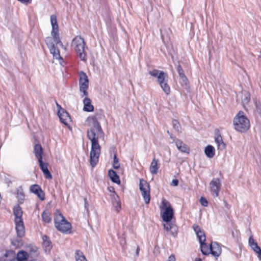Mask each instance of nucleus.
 <instances>
[{"instance_id":"32","label":"nucleus","mask_w":261,"mask_h":261,"mask_svg":"<svg viewBox=\"0 0 261 261\" xmlns=\"http://www.w3.org/2000/svg\"><path fill=\"white\" fill-rule=\"evenodd\" d=\"M120 167V164L119 163V160L117 158L116 155H114V160H113V167L115 169H118Z\"/></svg>"},{"instance_id":"12","label":"nucleus","mask_w":261,"mask_h":261,"mask_svg":"<svg viewBox=\"0 0 261 261\" xmlns=\"http://www.w3.org/2000/svg\"><path fill=\"white\" fill-rule=\"evenodd\" d=\"M221 187V182L219 178H214L210 183V191L214 197L219 196Z\"/></svg>"},{"instance_id":"21","label":"nucleus","mask_w":261,"mask_h":261,"mask_svg":"<svg viewBox=\"0 0 261 261\" xmlns=\"http://www.w3.org/2000/svg\"><path fill=\"white\" fill-rule=\"evenodd\" d=\"M177 149L182 152L189 153V148L188 146L180 140H176L175 141Z\"/></svg>"},{"instance_id":"36","label":"nucleus","mask_w":261,"mask_h":261,"mask_svg":"<svg viewBox=\"0 0 261 261\" xmlns=\"http://www.w3.org/2000/svg\"><path fill=\"white\" fill-rule=\"evenodd\" d=\"M177 71L179 76L185 75L184 71L180 65L177 67Z\"/></svg>"},{"instance_id":"34","label":"nucleus","mask_w":261,"mask_h":261,"mask_svg":"<svg viewBox=\"0 0 261 261\" xmlns=\"http://www.w3.org/2000/svg\"><path fill=\"white\" fill-rule=\"evenodd\" d=\"M172 124H173V127L175 129H176L177 131L179 130L180 125L177 120H173L172 121Z\"/></svg>"},{"instance_id":"22","label":"nucleus","mask_w":261,"mask_h":261,"mask_svg":"<svg viewBox=\"0 0 261 261\" xmlns=\"http://www.w3.org/2000/svg\"><path fill=\"white\" fill-rule=\"evenodd\" d=\"M111 196L112 197V203L115 208V210L117 212H119L121 207V203L119 197L116 194L114 191L113 192Z\"/></svg>"},{"instance_id":"2","label":"nucleus","mask_w":261,"mask_h":261,"mask_svg":"<svg viewBox=\"0 0 261 261\" xmlns=\"http://www.w3.org/2000/svg\"><path fill=\"white\" fill-rule=\"evenodd\" d=\"M50 23L52 27L51 36L46 38L45 42L50 53L53 55L54 59L58 60L61 63L62 58L60 56L59 48L61 47L66 49V47L63 44L59 36V27L56 15L50 16Z\"/></svg>"},{"instance_id":"35","label":"nucleus","mask_w":261,"mask_h":261,"mask_svg":"<svg viewBox=\"0 0 261 261\" xmlns=\"http://www.w3.org/2000/svg\"><path fill=\"white\" fill-rule=\"evenodd\" d=\"M200 202L201 204L203 206H207L208 202L207 200L203 197H201L200 199Z\"/></svg>"},{"instance_id":"30","label":"nucleus","mask_w":261,"mask_h":261,"mask_svg":"<svg viewBox=\"0 0 261 261\" xmlns=\"http://www.w3.org/2000/svg\"><path fill=\"white\" fill-rule=\"evenodd\" d=\"M75 257L76 261H88L84 256L83 253L80 250H77L75 252Z\"/></svg>"},{"instance_id":"8","label":"nucleus","mask_w":261,"mask_h":261,"mask_svg":"<svg viewBox=\"0 0 261 261\" xmlns=\"http://www.w3.org/2000/svg\"><path fill=\"white\" fill-rule=\"evenodd\" d=\"M160 209L163 220L164 222L171 221L173 216V210L171 204L165 199H162Z\"/></svg>"},{"instance_id":"41","label":"nucleus","mask_w":261,"mask_h":261,"mask_svg":"<svg viewBox=\"0 0 261 261\" xmlns=\"http://www.w3.org/2000/svg\"><path fill=\"white\" fill-rule=\"evenodd\" d=\"M139 252V248H137V250H136V253H137V255H138Z\"/></svg>"},{"instance_id":"14","label":"nucleus","mask_w":261,"mask_h":261,"mask_svg":"<svg viewBox=\"0 0 261 261\" xmlns=\"http://www.w3.org/2000/svg\"><path fill=\"white\" fill-rule=\"evenodd\" d=\"M248 243L251 249L257 254L258 259L261 260V249L252 236L249 237Z\"/></svg>"},{"instance_id":"25","label":"nucleus","mask_w":261,"mask_h":261,"mask_svg":"<svg viewBox=\"0 0 261 261\" xmlns=\"http://www.w3.org/2000/svg\"><path fill=\"white\" fill-rule=\"evenodd\" d=\"M109 176L113 182L118 184L120 183V181L118 175L114 170H110L109 171Z\"/></svg>"},{"instance_id":"19","label":"nucleus","mask_w":261,"mask_h":261,"mask_svg":"<svg viewBox=\"0 0 261 261\" xmlns=\"http://www.w3.org/2000/svg\"><path fill=\"white\" fill-rule=\"evenodd\" d=\"M158 163V160H156L155 158L152 160L149 167V171L151 174L155 175L158 173L160 167Z\"/></svg>"},{"instance_id":"4","label":"nucleus","mask_w":261,"mask_h":261,"mask_svg":"<svg viewBox=\"0 0 261 261\" xmlns=\"http://www.w3.org/2000/svg\"><path fill=\"white\" fill-rule=\"evenodd\" d=\"M149 73L152 76L158 79V82L164 92L168 95L170 92V88L168 84V75L164 72L156 69L149 71Z\"/></svg>"},{"instance_id":"15","label":"nucleus","mask_w":261,"mask_h":261,"mask_svg":"<svg viewBox=\"0 0 261 261\" xmlns=\"http://www.w3.org/2000/svg\"><path fill=\"white\" fill-rule=\"evenodd\" d=\"M39 166L43 172L45 177L47 179H51L52 175L47 168V164L42 161V159L38 160Z\"/></svg>"},{"instance_id":"18","label":"nucleus","mask_w":261,"mask_h":261,"mask_svg":"<svg viewBox=\"0 0 261 261\" xmlns=\"http://www.w3.org/2000/svg\"><path fill=\"white\" fill-rule=\"evenodd\" d=\"M215 141L217 144L218 150H223L225 148V144L223 141L222 138L218 132L215 134Z\"/></svg>"},{"instance_id":"26","label":"nucleus","mask_w":261,"mask_h":261,"mask_svg":"<svg viewBox=\"0 0 261 261\" xmlns=\"http://www.w3.org/2000/svg\"><path fill=\"white\" fill-rule=\"evenodd\" d=\"M29 258V254L25 251H20L17 255V261H27Z\"/></svg>"},{"instance_id":"6","label":"nucleus","mask_w":261,"mask_h":261,"mask_svg":"<svg viewBox=\"0 0 261 261\" xmlns=\"http://www.w3.org/2000/svg\"><path fill=\"white\" fill-rule=\"evenodd\" d=\"M85 46V41L81 36H77L73 39L71 46L74 48L78 56L82 61L86 60L87 55Z\"/></svg>"},{"instance_id":"39","label":"nucleus","mask_w":261,"mask_h":261,"mask_svg":"<svg viewBox=\"0 0 261 261\" xmlns=\"http://www.w3.org/2000/svg\"><path fill=\"white\" fill-rule=\"evenodd\" d=\"M255 105H256V109H257L259 112H260V111H261V106H258L256 102L255 103Z\"/></svg>"},{"instance_id":"17","label":"nucleus","mask_w":261,"mask_h":261,"mask_svg":"<svg viewBox=\"0 0 261 261\" xmlns=\"http://www.w3.org/2000/svg\"><path fill=\"white\" fill-rule=\"evenodd\" d=\"M222 252L220 245L217 242H212L211 243V253L216 257L220 255Z\"/></svg>"},{"instance_id":"38","label":"nucleus","mask_w":261,"mask_h":261,"mask_svg":"<svg viewBox=\"0 0 261 261\" xmlns=\"http://www.w3.org/2000/svg\"><path fill=\"white\" fill-rule=\"evenodd\" d=\"M168 261H175V257L174 255H171L169 258Z\"/></svg>"},{"instance_id":"16","label":"nucleus","mask_w":261,"mask_h":261,"mask_svg":"<svg viewBox=\"0 0 261 261\" xmlns=\"http://www.w3.org/2000/svg\"><path fill=\"white\" fill-rule=\"evenodd\" d=\"M31 192L35 194L42 200L44 199V193L38 185H33L30 187Z\"/></svg>"},{"instance_id":"40","label":"nucleus","mask_w":261,"mask_h":261,"mask_svg":"<svg viewBox=\"0 0 261 261\" xmlns=\"http://www.w3.org/2000/svg\"><path fill=\"white\" fill-rule=\"evenodd\" d=\"M195 261H202V260L199 258H195Z\"/></svg>"},{"instance_id":"13","label":"nucleus","mask_w":261,"mask_h":261,"mask_svg":"<svg viewBox=\"0 0 261 261\" xmlns=\"http://www.w3.org/2000/svg\"><path fill=\"white\" fill-rule=\"evenodd\" d=\"M57 106L58 109V116L60 119V121L65 125H68L70 122L71 118L68 113L63 109H62L60 105L57 102Z\"/></svg>"},{"instance_id":"28","label":"nucleus","mask_w":261,"mask_h":261,"mask_svg":"<svg viewBox=\"0 0 261 261\" xmlns=\"http://www.w3.org/2000/svg\"><path fill=\"white\" fill-rule=\"evenodd\" d=\"M165 222V223L163 224V226H164V229L167 231H171L172 234L174 235V233L173 232H172L171 231V230L174 229V230L175 231H176V230L175 227H174L173 225L171 223V221Z\"/></svg>"},{"instance_id":"33","label":"nucleus","mask_w":261,"mask_h":261,"mask_svg":"<svg viewBox=\"0 0 261 261\" xmlns=\"http://www.w3.org/2000/svg\"><path fill=\"white\" fill-rule=\"evenodd\" d=\"M180 82L181 85L187 86L188 85V80L185 75L179 76Z\"/></svg>"},{"instance_id":"29","label":"nucleus","mask_w":261,"mask_h":261,"mask_svg":"<svg viewBox=\"0 0 261 261\" xmlns=\"http://www.w3.org/2000/svg\"><path fill=\"white\" fill-rule=\"evenodd\" d=\"M42 218L43 221L45 223H49L51 222V218L50 214L48 211H44L42 214Z\"/></svg>"},{"instance_id":"10","label":"nucleus","mask_w":261,"mask_h":261,"mask_svg":"<svg viewBox=\"0 0 261 261\" xmlns=\"http://www.w3.org/2000/svg\"><path fill=\"white\" fill-rule=\"evenodd\" d=\"M139 189L146 204H148L150 200V188L149 184L143 179H140Z\"/></svg>"},{"instance_id":"11","label":"nucleus","mask_w":261,"mask_h":261,"mask_svg":"<svg viewBox=\"0 0 261 261\" xmlns=\"http://www.w3.org/2000/svg\"><path fill=\"white\" fill-rule=\"evenodd\" d=\"M79 83L80 92L83 94L82 96H87L88 95L87 89L88 88L89 80L87 75L84 72L80 73Z\"/></svg>"},{"instance_id":"27","label":"nucleus","mask_w":261,"mask_h":261,"mask_svg":"<svg viewBox=\"0 0 261 261\" xmlns=\"http://www.w3.org/2000/svg\"><path fill=\"white\" fill-rule=\"evenodd\" d=\"M43 239V245L45 248V250L46 252L49 251L51 248V242L49 240V238L44 236L42 238Z\"/></svg>"},{"instance_id":"37","label":"nucleus","mask_w":261,"mask_h":261,"mask_svg":"<svg viewBox=\"0 0 261 261\" xmlns=\"http://www.w3.org/2000/svg\"><path fill=\"white\" fill-rule=\"evenodd\" d=\"M178 184V180L176 179H174L172 180L171 182V185L172 186H177Z\"/></svg>"},{"instance_id":"31","label":"nucleus","mask_w":261,"mask_h":261,"mask_svg":"<svg viewBox=\"0 0 261 261\" xmlns=\"http://www.w3.org/2000/svg\"><path fill=\"white\" fill-rule=\"evenodd\" d=\"M250 100V94L247 92H244L242 97V101L244 104H247Z\"/></svg>"},{"instance_id":"9","label":"nucleus","mask_w":261,"mask_h":261,"mask_svg":"<svg viewBox=\"0 0 261 261\" xmlns=\"http://www.w3.org/2000/svg\"><path fill=\"white\" fill-rule=\"evenodd\" d=\"M54 221L56 227L62 232H67L71 228L70 223L65 220L61 214H56Z\"/></svg>"},{"instance_id":"5","label":"nucleus","mask_w":261,"mask_h":261,"mask_svg":"<svg viewBox=\"0 0 261 261\" xmlns=\"http://www.w3.org/2000/svg\"><path fill=\"white\" fill-rule=\"evenodd\" d=\"M233 125L236 130L240 132L246 131L250 124L248 119L243 115V112H239L233 119Z\"/></svg>"},{"instance_id":"24","label":"nucleus","mask_w":261,"mask_h":261,"mask_svg":"<svg viewBox=\"0 0 261 261\" xmlns=\"http://www.w3.org/2000/svg\"><path fill=\"white\" fill-rule=\"evenodd\" d=\"M204 152L207 157L212 158L215 154V148L212 145H208L205 147Z\"/></svg>"},{"instance_id":"7","label":"nucleus","mask_w":261,"mask_h":261,"mask_svg":"<svg viewBox=\"0 0 261 261\" xmlns=\"http://www.w3.org/2000/svg\"><path fill=\"white\" fill-rule=\"evenodd\" d=\"M193 228L198 238L200 244L201 251L204 255H208L211 253V244L209 246L205 243V236L204 232L201 230L200 228L197 225H194Z\"/></svg>"},{"instance_id":"1","label":"nucleus","mask_w":261,"mask_h":261,"mask_svg":"<svg viewBox=\"0 0 261 261\" xmlns=\"http://www.w3.org/2000/svg\"><path fill=\"white\" fill-rule=\"evenodd\" d=\"M96 115L88 117L86 120L89 128L87 130V137L91 142L90 152V163L92 168L98 163L101 153V147L98 143L99 138L104 137V133L97 121Z\"/></svg>"},{"instance_id":"20","label":"nucleus","mask_w":261,"mask_h":261,"mask_svg":"<svg viewBox=\"0 0 261 261\" xmlns=\"http://www.w3.org/2000/svg\"><path fill=\"white\" fill-rule=\"evenodd\" d=\"M84 108L83 111L85 112H92L94 110V107L91 104V100L90 98L86 97L83 100Z\"/></svg>"},{"instance_id":"23","label":"nucleus","mask_w":261,"mask_h":261,"mask_svg":"<svg viewBox=\"0 0 261 261\" xmlns=\"http://www.w3.org/2000/svg\"><path fill=\"white\" fill-rule=\"evenodd\" d=\"M34 153L38 160L42 159L43 149L41 145L37 144L35 145Z\"/></svg>"},{"instance_id":"3","label":"nucleus","mask_w":261,"mask_h":261,"mask_svg":"<svg viewBox=\"0 0 261 261\" xmlns=\"http://www.w3.org/2000/svg\"><path fill=\"white\" fill-rule=\"evenodd\" d=\"M13 213L15 216V229L17 236L20 238L24 236L25 229L22 218V211L19 205H17L14 207Z\"/></svg>"}]
</instances>
